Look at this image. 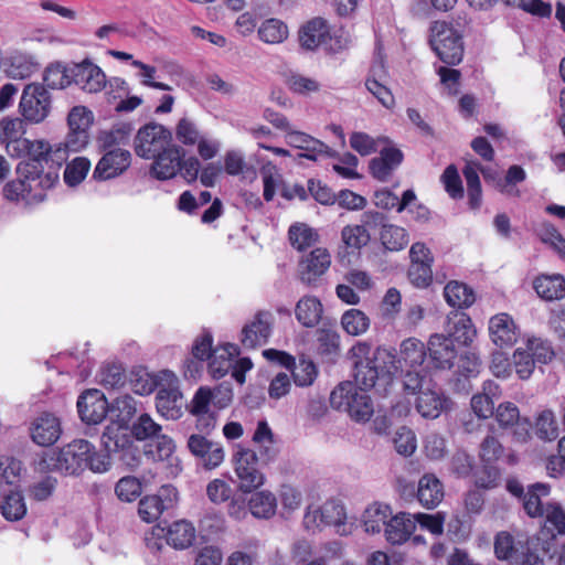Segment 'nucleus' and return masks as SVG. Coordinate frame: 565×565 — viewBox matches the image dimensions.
Segmentation results:
<instances>
[{
    "label": "nucleus",
    "instance_id": "nucleus-41",
    "mask_svg": "<svg viewBox=\"0 0 565 565\" xmlns=\"http://www.w3.org/2000/svg\"><path fill=\"white\" fill-rule=\"evenodd\" d=\"M543 518L545 522L542 534H550L552 539L557 535H565V510L558 503H546Z\"/></svg>",
    "mask_w": 565,
    "mask_h": 565
},
{
    "label": "nucleus",
    "instance_id": "nucleus-37",
    "mask_svg": "<svg viewBox=\"0 0 565 565\" xmlns=\"http://www.w3.org/2000/svg\"><path fill=\"white\" fill-rule=\"evenodd\" d=\"M248 509L256 519H271L277 511L276 495L267 490L254 492L248 500Z\"/></svg>",
    "mask_w": 565,
    "mask_h": 565
},
{
    "label": "nucleus",
    "instance_id": "nucleus-25",
    "mask_svg": "<svg viewBox=\"0 0 565 565\" xmlns=\"http://www.w3.org/2000/svg\"><path fill=\"white\" fill-rule=\"evenodd\" d=\"M90 451V443L75 439L60 449L62 472L76 475L85 469V462Z\"/></svg>",
    "mask_w": 565,
    "mask_h": 565
},
{
    "label": "nucleus",
    "instance_id": "nucleus-43",
    "mask_svg": "<svg viewBox=\"0 0 565 565\" xmlns=\"http://www.w3.org/2000/svg\"><path fill=\"white\" fill-rule=\"evenodd\" d=\"M534 289L545 300L561 299L565 296V280L562 276H543L534 281Z\"/></svg>",
    "mask_w": 565,
    "mask_h": 565
},
{
    "label": "nucleus",
    "instance_id": "nucleus-31",
    "mask_svg": "<svg viewBox=\"0 0 565 565\" xmlns=\"http://www.w3.org/2000/svg\"><path fill=\"white\" fill-rule=\"evenodd\" d=\"M523 351L531 354L536 364H548L555 358L554 348L547 339L534 334H524L522 344Z\"/></svg>",
    "mask_w": 565,
    "mask_h": 565
},
{
    "label": "nucleus",
    "instance_id": "nucleus-27",
    "mask_svg": "<svg viewBox=\"0 0 565 565\" xmlns=\"http://www.w3.org/2000/svg\"><path fill=\"white\" fill-rule=\"evenodd\" d=\"M415 531V520L409 513L401 512L390 516L384 527V534L391 544H403Z\"/></svg>",
    "mask_w": 565,
    "mask_h": 565
},
{
    "label": "nucleus",
    "instance_id": "nucleus-52",
    "mask_svg": "<svg viewBox=\"0 0 565 565\" xmlns=\"http://www.w3.org/2000/svg\"><path fill=\"white\" fill-rule=\"evenodd\" d=\"M534 429L540 439L555 440L558 437V425L554 413L550 409L542 411L535 419Z\"/></svg>",
    "mask_w": 565,
    "mask_h": 565
},
{
    "label": "nucleus",
    "instance_id": "nucleus-33",
    "mask_svg": "<svg viewBox=\"0 0 565 565\" xmlns=\"http://www.w3.org/2000/svg\"><path fill=\"white\" fill-rule=\"evenodd\" d=\"M321 301L313 296H305L296 303L295 316L298 322L306 328L316 327L322 317Z\"/></svg>",
    "mask_w": 565,
    "mask_h": 565
},
{
    "label": "nucleus",
    "instance_id": "nucleus-57",
    "mask_svg": "<svg viewBox=\"0 0 565 565\" xmlns=\"http://www.w3.org/2000/svg\"><path fill=\"white\" fill-rule=\"evenodd\" d=\"M404 388L412 394H419L427 385L433 384L426 369H407L404 375Z\"/></svg>",
    "mask_w": 565,
    "mask_h": 565
},
{
    "label": "nucleus",
    "instance_id": "nucleus-49",
    "mask_svg": "<svg viewBox=\"0 0 565 565\" xmlns=\"http://www.w3.org/2000/svg\"><path fill=\"white\" fill-rule=\"evenodd\" d=\"M38 70L39 63L33 55L17 53L11 56L8 73L12 78L24 79L30 77Z\"/></svg>",
    "mask_w": 565,
    "mask_h": 565
},
{
    "label": "nucleus",
    "instance_id": "nucleus-36",
    "mask_svg": "<svg viewBox=\"0 0 565 565\" xmlns=\"http://www.w3.org/2000/svg\"><path fill=\"white\" fill-rule=\"evenodd\" d=\"M175 445L173 440L166 436L160 435L157 438L154 458L162 462H166L167 475L169 477H177L181 470V461L174 455Z\"/></svg>",
    "mask_w": 565,
    "mask_h": 565
},
{
    "label": "nucleus",
    "instance_id": "nucleus-47",
    "mask_svg": "<svg viewBox=\"0 0 565 565\" xmlns=\"http://www.w3.org/2000/svg\"><path fill=\"white\" fill-rule=\"evenodd\" d=\"M260 41L268 44L282 43L289 34L288 26L279 19L265 20L257 30Z\"/></svg>",
    "mask_w": 565,
    "mask_h": 565
},
{
    "label": "nucleus",
    "instance_id": "nucleus-42",
    "mask_svg": "<svg viewBox=\"0 0 565 565\" xmlns=\"http://www.w3.org/2000/svg\"><path fill=\"white\" fill-rule=\"evenodd\" d=\"M253 441L259 445L260 459L264 463H268L276 458L277 450L273 446L274 435L266 420L258 422Z\"/></svg>",
    "mask_w": 565,
    "mask_h": 565
},
{
    "label": "nucleus",
    "instance_id": "nucleus-54",
    "mask_svg": "<svg viewBox=\"0 0 565 565\" xmlns=\"http://www.w3.org/2000/svg\"><path fill=\"white\" fill-rule=\"evenodd\" d=\"M379 366L375 363H364L354 365V382L359 391L366 392L375 385L380 376Z\"/></svg>",
    "mask_w": 565,
    "mask_h": 565
},
{
    "label": "nucleus",
    "instance_id": "nucleus-20",
    "mask_svg": "<svg viewBox=\"0 0 565 565\" xmlns=\"http://www.w3.org/2000/svg\"><path fill=\"white\" fill-rule=\"evenodd\" d=\"M184 150L178 145H170L161 153L152 158L150 174L157 180H169L174 178L181 170V159Z\"/></svg>",
    "mask_w": 565,
    "mask_h": 565
},
{
    "label": "nucleus",
    "instance_id": "nucleus-7",
    "mask_svg": "<svg viewBox=\"0 0 565 565\" xmlns=\"http://www.w3.org/2000/svg\"><path fill=\"white\" fill-rule=\"evenodd\" d=\"M178 383L179 380L173 372L167 370L160 372L156 407L167 419L175 420L183 414V398Z\"/></svg>",
    "mask_w": 565,
    "mask_h": 565
},
{
    "label": "nucleus",
    "instance_id": "nucleus-39",
    "mask_svg": "<svg viewBox=\"0 0 565 565\" xmlns=\"http://www.w3.org/2000/svg\"><path fill=\"white\" fill-rule=\"evenodd\" d=\"M444 297L449 306L458 309L468 308L476 300L473 290L457 280L449 281L445 286Z\"/></svg>",
    "mask_w": 565,
    "mask_h": 565
},
{
    "label": "nucleus",
    "instance_id": "nucleus-51",
    "mask_svg": "<svg viewBox=\"0 0 565 565\" xmlns=\"http://www.w3.org/2000/svg\"><path fill=\"white\" fill-rule=\"evenodd\" d=\"M3 518L8 521L21 520L26 513L24 498L19 491H11L0 505Z\"/></svg>",
    "mask_w": 565,
    "mask_h": 565
},
{
    "label": "nucleus",
    "instance_id": "nucleus-3",
    "mask_svg": "<svg viewBox=\"0 0 565 565\" xmlns=\"http://www.w3.org/2000/svg\"><path fill=\"white\" fill-rule=\"evenodd\" d=\"M494 553L498 558L509 561L512 565L540 563L539 555L530 550L527 534L523 532H499L494 540Z\"/></svg>",
    "mask_w": 565,
    "mask_h": 565
},
{
    "label": "nucleus",
    "instance_id": "nucleus-30",
    "mask_svg": "<svg viewBox=\"0 0 565 565\" xmlns=\"http://www.w3.org/2000/svg\"><path fill=\"white\" fill-rule=\"evenodd\" d=\"M444 498V487L433 473H425L418 481L417 499L426 509L436 508Z\"/></svg>",
    "mask_w": 565,
    "mask_h": 565
},
{
    "label": "nucleus",
    "instance_id": "nucleus-23",
    "mask_svg": "<svg viewBox=\"0 0 565 565\" xmlns=\"http://www.w3.org/2000/svg\"><path fill=\"white\" fill-rule=\"evenodd\" d=\"M73 84L87 93H98L106 86V75L90 61L73 64Z\"/></svg>",
    "mask_w": 565,
    "mask_h": 565
},
{
    "label": "nucleus",
    "instance_id": "nucleus-29",
    "mask_svg": "<svg viewBox=\"0 0 565 565\" xmlns=\"http://www.w3.org/2000/svg\"><path fill=\"white\" fill-rule=\"evenodd\" d=\"M330 35V28L327 20L313 18L308 21L299 31L300 45L306 50H315L327 41Z\"/></svg>",
    "mask_w": 565,
    "mask_h": 565
},
{
    "label": "nucleus",
    "instance_id": "nucleus-59",
    "mask_svg": "<svg viewBox=\"0 0 565 565\" xmlns=\"http://www.w3.org/2000/svg\"><path fill=\"white\" fill-rule=\"evenodd\" d=\"M202 136L196 124L188 117L180 118L175 125V137L184 146H194Z\"/></svg>",
    "mask_w": 565,
    "mask_h": 565
},
{
    "label": "nucleus",
    "instance_id": "nucleus-1",
    "mask_svg": "<svg viewBox=\"0 0 565 565\" xmlns=\"http://www.w3.org/2000/svg\"><path fill=\"white\" fill-rule=\"evenodd\" d=\"M429 44L446 64L456 65L463 56L461 33L446 21H435L429 28Z\"/></svg>",
    "mask_w": 565,
    "mask_h": 565
},
{
    "label": "nucleus",
    "instance_id": "nucleus-22",
    "mask_svg": "<svg viewBox=\"0 0 565 565\" xmlns=\"http://www.w3.org/2000/svg\"><path fill=\"white\" fill-rule=\"evenodd\" d=\"M331 265V256L326 248H315L299 263L300 280L312 286L319 277H321Z\"/></svg>",
    "mask_w": 565,
    "mask_h": 565
},
{
    "label": "nucleus",
    "instance_id": "nucleus-50",
    "mask_svg": "<svg viewBox=\"0 0 565 565\" xmlns=\"http://www.w3.org/2000/svg\"><path fill=\"white\" fill-rule=\"evenodd\" d=\"M341 324L350 335H361L370 328L369 317L359 309H349L341 317Z\"/></svg>",
    "mask_w": 565,
    "mask_h": 565
},
{
    "label": "nucleus",
    "instance_id": "nucleus-32",
    "mask_svg": "<svg viewBox=\"0 0 565 565\" xmlns=\"http://www.w3.org/2000/svg\"><path fill=\"white\" fill-rule=\"evenodd\" d=\"M237 354L238 348L232 343L214 349L209 362V373L213 379L225 376L233 366V358Z\"/></svg>",
    "mask_w": 565,
    "mask_h": 565
},
{
    "label": "nucleus",
    "instance_id": "nucleus-18",
    "mask_svg": "<svg viewBox=\"0 0 565 565\" xmlns=\"http://www.w3.org/2000/svg\"><path fill=\"white\" fill-rule=\"evenodd\" d=\"M77 411L84 423L96 425L108 414V402L100 391L88 390L78 397Z\"/></svg>",
    "mask_w": 565,
    "mask_h": 565
},
{
    "label": "nucleus",
    "instance_id": "nucleus-35",
    "mask_svg": "<svg viewBox=\"0 0 565 565\" xmlns=\"http://www.w3.org/2000/svg\"><path fill=\"white\" fill-rule=\"evenodd\" d=\"M137 411V402L129 395L118 396L111 404H108V415L111 423L122 428L128 427Z\"/></svg>",
    "mask_w": 565,
    "mask_h": 565
},
{
    "label": "nucleus",
    "instance_id": "nucleus-15",
    "mask_svg": "<svg viewBox=\"0 0 565 565\" xmlns=\"http://www.w3.org/2000/svg\"><path fill=\"white\" fill-rule=\"evenodd\" d=\"M493 414L499 426L503 429H511L518 441L524 443L530 438L531 423L527 418H521L515 404L501 403Z\"/></svg>",
    "mask_w": 565,
    "mask_h": 565
},
{
    "label": "nucleus",
    "instance_id": "nucleus-64",
    "mask_svg": "<svg viewBox=\"0 0 565 565\" xmlns=\"http://www.w3.org/2000/svg\"><path fill=\"white\" fill-rule=\"evenodd\" d=\"M383 139H375L370 135L361 131H355L350 137V147L360 156H370L377 151L379 143Z\"/></svg>",
    "mask_w": 565,
    "mask_h": 565
},
{
    "label": "nucleus",
    "instance_id": "nucleus-17",
    "mask_svg": "<svg viewBox=\"0 0 565 565\" xmlns=\"http://www.w3.org/2000/svg\"><path fill=\"white\" fill-rule=\"evenodd\" d=\"M130 162L131 153L128 150L120 148L108 150L95 167L93 178L99 181L116 178L129 168Z\"/></svg>",
    "mask_w": 565,
    "mask_h": 565
},
{
    "label": "nucleus",
    "instance_id": "nucleus-5",
    "mask_svg": "<svg viewBox=\"0 0 565 565\" xmlns=\"http://www.w3.org/2000/svg\"><path fill=\"white\" fill-rule=\"evenodd\" d=\"M52 97L50 92L40 83H30L22 90L19 111L23 120L38 125L50 115Z\"/></svg>",
    "mask_w": 565,
    "mask_h": 565
},
{
    "label": "nucleus",
    "instance_id": "nucleus-56",
    "mask_svg": "<svg viewBox=\"0 0 565 565\" xmlns=\"http://www.w3.org/2000/svg\"><path fill=\"white\" fill-rule=\"evenodd\" d=\"M395 450L405 457L412 456L417 448V439L415 433L408 427H399L393 436Z\"/></svg>",
    "mask_w": 565,
    "mask_h": 565
},
{
    "label": "nucleus",
    "instance_id": "nucleus-2",
    "mask_svg": "<svg viewBox=\"0 0 565 565\" xmlns=\"http://www.w3.org/2000/svg\"><path fill=\"white\" fill-rule=\"evenodd\" d=\"M330 403L333 408L347 412L356 422H367L374 412L366 392L359 391L350 381L340 383L331 392Z\"/></svg>",
    "mask_w": 565,
    "mask_h": 565
},
{
    "label": "nucleus",
    "instance_id": "nucleus-53",
    "mask_svg": "<svg viewBox=\"0 0 565 565\" xmlns=\"http://www.w3.org/2000/svg\"><path fill=\"white\" fill-rule=\"evenodd\" d=\"M162 427L149 414H140L131 425V435L137 440L158 438Z\"/></svg>",
    "mask_w": 565,
    "mask_h": 565
},
{
    "label": "nucleus",
    "instance_id": "nucleus-26",
    "mask_svg": "<svg viewBox=\"0 0 565 565\" xmlns=\"http://www.w3.org/2000/svg\"><path fill=\"white\" fill-rule=\"evenodd\" d=\"M402 161V151L393 147H387L380 151L379 157L370 161V171L375 179L386 181Z\"/></svg>",
    "mask_w": 565,
    "mask_h": 565
},
{
    "label": "nucleus",
    "instance_id": "nucleus-10",
    "mask_svg": "<svg viewBox=\"0 0 565 565\" xmlns=\"http://www.w3.org/2000/svg\"><path fill=\"white\" fill-rule=\"evenodd\" d=\"M275 323L274 315L268 310L257 311L241 331V343L246 349H256L266 344Z\"/></svg>",
    "mask_w": 565,
    "mask_h": 565
},
{
    "label": "nucleus",
    "instance_id": "nucleus-24",
    "mask_svg": "<svg viewBox=\"0 0 565 565\" xmlns=\"http://www.w3.org/2000/svg\"><path fill=\"white\" fill-rule=\"evenodd\" d=\"M415 406L423 417L434 419L450 407V401L435 384H430L419 391Z\"/></svg>",
    "mask_w": 565,
    "mask_h": 565
},
{
    "label": "nucleus",
    "instance_id": "nucleus-8",
    "mask_svg": "<svg viewBox=\"0 0 565 565\" xmlns=\"http://www.w3.org/2000/svg\"><path fill=\"white\" fill-rule=\"evenodd\" d=\"M384 215L376 211L364 212L361 216V224L347 225L341 231V243L348 254L359 252L371 241L370 228L377 227Z\"/></svg>",
    "mask_w": 565,
    "mask_h": 565
},
{
    "label": "nucleus",
    "instance_id": "nucleus-48",
    "mask_svg": "<svg viewBox=\"0 0 565 565\" xmlns=\"http://www.w3.org/2000/svg\"><path fill=\"white\" fill-rule=\"evenodd\" d=\"M73 65L54 63L46 67L44 72V82L53 89H63L73 84Z\"/></svg>",
    "mask_w": 565,
    "mask_h": 565
},
{
    "label": "nucleus",
    "instance_id": "nucleus-6",
    "mask_svg": "<svg viewBox=\"0 0 565 565\" xmlns=\"http://www.w3.org/2000/svg\"><path fill=\"white\" fill-rule=\"evenodd\" d=\"M172 141L171 131L158 122H149L140 127L134 139V149L138 157L142 159H152Z\"/></svg>",
    "mask_w": 565,
    "mask_h": 565
},
{
    "label": "nucleus",
    "instance_id": "nucleus-14",
    "mask_svg": "<svg viewBox=\"0 0 565 565\" xmlns=\"http://www.w3.org/2000/svg\"><path fill=\"white\" fill-rule=\"evenodd\" d=\"M190 452L200 459L206 469H214L222 465L225 451L220 443L212 441L201 434H192L188 438Z\"/></svg>",
    "mask_w": 565,
    "mask_h": 565
},
{
    "label": "nucleus",
    "instance_id": "nucleus-38",
    "mask_svg": "<svg viewBox=\"0 0 565 565\" xmlns=\"http://www.w3.org/2000/svg\"><path fill=\"white\" fill-rule=\"evenodd\" d=\"M550 494V487L544 483H535L527 488L523 495L522 504L530 518H543L545 504L542 499Z\"/></svg>",
    "mask_w": 565,
    "mask_h": 565
},
{
    "label": "nucleus",
    "instance_id": "nucleus-46",
    "mask_svg": "<svg viewBox=\"0 0 565 565\" xmlns=\"http://www.w3.org/2000/svg\"><path fill=\"white\" fill-rule=\"evenodd\" d=\"M288 237L294 248L305 250L318 242L319 234L305 223H296L289 227Z\"/></svg>",
    "mask_w": 565,
    "mask_h": 565
},
{
    "label": "nucleus",
    "instance_id": "nucleus-28",
    "mask_svg": "<svg viewBox=\"0 0 565 565\" xmlns=\"http://www.w3.org/2000/svg\"><path fill=\"white\" fill-rule=\"evenodd\" d=\"M445 330V335L449 337L454 344L457 342L458 344L468 345L476 337V329L472 321L463 312H456L452 316H448Z\"/></svg>",
    "mask_w": 565,
    "mask_h": 565
},
{
    "label": "nucleus",
    "instance_id": "nucleus-62",
    "mask_svg": "<svg viewBox=\"0 0 565 565\" xmlns=\"http://www.w3.org/2000/svg\"><path fill=\"white\" fill-rule=\"evenodd\" d=\"M374 363L377 364L382 375H391L399 369L403 370V365L398 363L395 353L387 348L379 347L374 350Z\"/></svg>",
    "mask_w": 565,
    "mask_h": 565
},
{
    "label": "nucleus",
    "instance_id": "nucleus-63",
    "mask_svg": "<svg viewBox=\"0 0 565 565\" xmlns=\"http://www.w3.org/2000/svg\"><path fill=\"white\" fill-rule=\"evenodd\" d=\"M512 366L520 380H529L533 374L536 363L521 347H518L512 354Z\"/></svg>",
    "mask_w": 565,
    "mask_h": 565
},
{
    "label": "nucleus",
    "instance_id": "nucleus-9",
    "mask_svg": "<svg viewBox=\"0 0 565 565\" xmlns=\"http://www.w3.org/2000/svg\"><path fill=\"white\" fill-rule=\"evenodd\" d=\"M33 163H19L17 174L24 178L29 202H41L45 198V191L51 189L58 180L56 170L44 171V168H36Z\"/></svg>",
    "mask_w": 565,
    "mask_h": 565
},
{
    "label": "nucleus",
    "instance_id": "nucleus-4",
    "mask_svg": "<svg viewBox=\"0 0 565 565\" xmlns=\"http://www.w3.org/2000/svg\"><path fill=\"white\" fill-rule=\"evenodd\" d=\"M232 463L241 492L252 493L264 484L265 476L259 468V457L254 450L238 447L233 454Z\"/></svg>",
    "mask_w": 565,
    "mask_h": 565
},
{
    "label": "nucleus",
    "instance_id": "nucleus-44",
    "mask_svg": "<svg viewBox=\"0 0 565 565\" xmlns=\"http://www.w3.org/2000/svg\"><path fill=\"white\" fill-rule=\"evenodd\" d=\"M379 226H381L380 239L385 249L398 252L407 245L408 234L405 228L384 223H381Z\"/></svg>",
    "mask_w": 565,
    "mask_h": 565
},
{
    "label": "nucleus",
    "instance_id": "nucleus-61",
    "mask_svg": "<svg viewBox=\"0 0 565 565\" xmlns=\"http://www.w3.org/2000/svg\"><path fill=\"white\" fill-rule=\"evenodd\" d=\"M122 429V427H119L114 423L105 428L100 440L103 447L108 454L116 452L124 448L125 444L128 441L126 434L121 431Z\"/></svg>",
    "mask_w": 565,
    "mask_h": 565
},
{
    "label": "nucleus",
    "instance_id": "nucleus-34",
    "mask_svg": "<svg viewBox=\"0 0 565 565\" xmlns=\"http://www.w3.org/2000/svg\"><path fill=\"white\" fill-rule=\"evenodd\" d=\"M425 344L415 338H408L401 344L398 363L403 369H425L423 363L426 359Z\"/></svg>",
    "mask_w": 565,
    "mask_h": 565
},
{
    "label": "nucleus",
    "instance_id": "nucleus-60",
    "mask_svg": "<svg viewBox=\"0 0 565 565\" xmlns=\"http://www.w3.org/2000/svg\"><path fill=\"white\" fill-rule=\"evenodd\" d=\"M90 169V162L88 159L78 157L68 163L64 171V181L70 186L79 184L87 175Z\"/></svg>",
    "mask_w": 565,
    "mask_h": 565
},
{
    "label": "nucleus",
    "instance_id": "nucleus-11",
    "mask_svg": "<svg viewBox=\"0 0 565 565\" xmlns=\"http://www.w3.org/2000/svg\"><path fill=\"white\" fill-rule=\"evenodd\" d=\"M345 520L347 513L344 505L337 500H329L320 508H309L305 515V522L307 524L313 523L317 526H334L340 534H348L350 532V529L347 527Z\"/></svg>",
    "mask_w": 565,
    "mask_h": 565
},
{
    "label": "nucleus",
    "instance_id": "nucleus-21",
    "mask_svg": "<svg viewBox=\"0 0 565 565\" xmlns=\"http://www.w3.org/2000/svg\"><path fill=\"white\" fill-rule=\"evenodd\" d=\"M426 349L435 369L449 370L454 366L458 352L449 337L443 333L431 334Z\"/></svg>",
    "mask_w": 565,
    "mask_h": 565
},
{
    "label": "nucleus",
    "instance_id": "nucleus-40",
    "mask_svg": "<svg viewBox=\"0 0 565 565\" xmlns=\"http://www.w3.org/2000/svg\"><path fill=\"white\" fill-rule=\"evenodd\" d=\"M167 543L172 545L174 548H186L195 539L194 526L184 520L173 522L167 531Z\"/></svg>",
    "mask_w": 565,
    "mask_h": 565
},
{
    "label": "nucleus",
    "instance_id": "nucleus-16",
    "mask_svg": "<svg viewBox=\"0 0 565 565\" xmlns=\"http://www.w3.org/2000/svg\"><path fill=\"white\" fill-rule=\"evenodd\" d=\"M62 425L60 418L49 412L38 415L30 425L31 439L39 446L54 445L61 437Z\"/></svg>",
    "mask_w": 565,
    "mask_h": 565
},
{
    "label": "nucleus",
    "instance_id": "nucleus-13",
    "mask_svg": "<svg viewBox=\"0 0 565 565\" xmlns=\"http://www.w3.org/2000/svg\"><path fill=\"white\" fill-rule=\"evenodd\" d=\"M488 332L491 342L499 349L513 347L520 337V328L505 312L497 313L489 319Z\"/></svg>",
    "mask_w": 565,
    "mask_h": 565
},
{
    "label": "nucleus",
    "instance_id": "nucleus-12",
    "mask_svg": "<svg viewBox=\"0 0 565 565\" xmlns=\"http://www.w3.org/2000/svg\"><path fill=\"white\" fill-rule=\"evenodd\" d=\"M263 355L269 361L278 362L280 365L291 369L294 382L297 386H310L317 377V367L309 360L302 359L296 364L294 356L275 349L265 350Z\"/></svg>",
    "mask_w": 565,
    "mask_h": 565
},
{
    "label": "nucleus",
    "instance_id": "nucleus-55",
    "mask_svg": "<svg viewBox=\"0 0 565 565\" xmlns=\"http://www.w3.org/2000/svg\"><path fill=\"white\" fill-rule=\"evenodd\" d=\"M217 393H222L221 387H216L214 390L204 386L200 387L195 392L189 406L190 413L195 415L212 412L211 404H213V398H216Z\"/></svg>",
    "mask_w": 565,
    "mask_h": 565
},
{
    "label": "nucleus",
    "instance_id": "nucleus-19",
    "mask_svg": "<svg viewBox=\"0 0 565 565\" xmlns=\"http://www.w3.org/2000/svg\"><path fill=\"white\" fill-rule=\"evenodd\" d=\"M286 142L303 151L299 154V158H306L312 161H317L320 157H334L337 154L335 151L324 142L298 130L288 131L286 134Z\"/></svg>",
    "mask_w": 565,
    "mask_h": 565
},
{
    "label": "nucleus",
    "instance_id": "nucleus-45",
    "mask_svg": "<svg viewBox=\"0 0 565 565\" xmlns=\"http://www.w3.org/2000/svg\"><path fill=\"white\" fill-rule=\"evenodd\" d=\"M392 512L387 505L374 503L370 505L363 513V525L365 532L377 534L386 526L387 520Z\"/></svg>",
    "mask_w": 565,
    "mask_h": 565
},
{
    "label": "nucleus",
    "instance_id": "nucleus-58",
    "mask_svg": "<svg viewBox=\"0 0 565 565\" xmlns=\"http://www.w3.org/2000/svg\"><path fill=\"white\" fill-rule=\"evenodd\" d=\"M164 510V503L159 497L147 495L139 501L138 513L145 522L157 521Z\"/></svg>",
    "mask_w": 565,
    "mask_h": 565
}]
</instances>
